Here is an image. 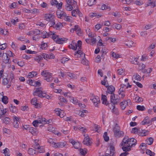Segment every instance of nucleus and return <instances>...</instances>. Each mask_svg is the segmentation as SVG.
Listing matches in <instances>:
<instances>
[{
  "label": "nucleus",
  "instance_id": "obj_50",
  "mask_svg": "<svg viewBox=\"0 0 156 156\" xmlns=\"http://www.w3.org/2000/svg\"><path fill=\"white\" fill-rule=\"evenodd\" d=\"M63 94L65 97H67L70 98L72 97V94L70 92H67L65 93H63Z\"/></svg>",
  "mask_w": 156,
  "mask_h": 156
},
{
  "label": "nucleus",
  "instance_id": "obj_31",
  "mask_svg": "<svg viewBox=\"0 0 156 156\" xmlns=\"http://www.w3.org/2000/svg\"><path fill=\"white\" fill-rule=\"evenodd\" d=\"M31 103L32 105H35L36 108L38 107V103L37 102V99L35 98H33L31 101Z\"/></svg>",
  "mask_w": 156,
  "mask_h": 156
},
{
  "label": "nucleus",
  "instance_id": "obj_39",
  "mask_svg": "<svg viewBox=\"0 0 156 156\" xmlns=\"http://www.w3.org/2000/svg\"><path fill=\"white\" fill-rule=\"evenodd\" d=\"M43 57L42 56V54L40 55L36 56L34 58V60L36 61L39 62L43 60Z\"/></svg>",
  "mask_w": 156,
  "mask_h": 156
},
{
  "label": "nucleus",
  "instance_id": "obj_63",
  "mask_svg": "<svg viewBox=\"0 0 156 156\" xmlns=\"http://www.w3.org/2000/svg\"><path fill=\"white\" fill-rule=\"evenodd\" d=\"M69 60V59L65 57H63L61 59V62L63 63L64 64L66 62H67Z\"/></svg>",
  "mask_w": 156,
  "mask_h": 156
},
{
  "label": "nucleus",
  "instance_id": "obj_38",
  "mask_svg": "<svg viewBox=\"0 0 156 156\" xmlns=\"http://www.w3.org/2000/svg\"><path fill=\"white\" fill-rule=\"evenodd\" d=\"M66 75L71 79H76V76L73 73L67 72Z\"/></svg>",
  "mask_w": 156,
  "mask_h": 156
},
{
  "label": "nucleus",
  "instance_id": "obj_13",
  "mask_svg": "<svg viewBox=\"0 0 156 156\" xmlns=\"http://www.w3.org/2000/svg\"><path fill=\"white\" fill-rule=\"evenodd\" d=\"M8 78L4 79L2 81V83L4 85H6L7 88H9L11 86V82L10 79H9L8 80Z\"/></svg>",
  "mask_w": 156,
  "mask_h": 156
},
{
  "label": "nucleus",
  "instance_id": "obj_10",
  "mask_svg": "<svg viewBox=\"0 0 156 156\" xmlns=\"http://www.w3.org/2000/svg\"><path fill=\"white\" fill-rule=\"evenodd\" d=\"M108 106L112 110V112L115 114L118 115L119 114V112L117 108L115 106V104H109Z\"/></svg>",
  "mask_w": 156,
  "mask_h": 156
},
{
  "label": "nucleus",
  "instance_id": "obj_58",
  "mask_svg": "<svg viewBox=\"0 0 156 156\" xmlns=\"http://www.w3.org/2000/svg\"><path fill=\"white\" fill-rule=\"evenodd\" d=\"M10 111L12 112H15L17 110L16 107L15 106H13L12 105L10 107Z\"/></svg>",
  "mask_w": 156,
  "mask_h": 156
},
{
  "label": "nucleus",
  "instance_id": "obj_57",
  "mask_svg": "<svg viewBox=\"0 0 156 156\" xmlns=\"http://www.w3.org/2000/svg\"><path fill=\"white\" fill-rule=\"evenodd\" d=\"M146 154L149 155L150 156H154V152H152L151 150L147 149L146 151Z\"/></svg>",
  "mask_w": 156,
  "mask_h": 156
},
{
  "label": "nucleus",
  "instance_id": "obj_60",
  "mask_svg": "<svg viewBox=\"0 0 156 156\" xmlns=\"http://www.w3.org/2000/svg\"><path fill=\"white\" fill-rule=\"evenodd\" d=\"M56 114L58 115L60 114V113H62V112H63V111L62 110L60 109L56 108L54 110Z\"/></svg>",
  "mask_w": 156,
  "mask_h": 156
},
{
  "label": "nucleus",
  "instance_id": "obj_21",
  "mask_svg": "<svg viewBox=\"0 0 156 156\" xmlns=\"http://www.w3.org/2000/svg\"><path fill=\"white\" fill-rule=\"evenodd\" d=\"M66 13L60 10H58L57 11V15L58 17L60 19H63V18L65 15Z\"/></svg>",
  "mask_w": 156,
  "mask_h": 156
},
{
  "label": "nucleus",
  "instance_id": "obj_4",
  "mask_svg": "<svg viewBox=\"0 0 156 156\" xmlns=\"http://www.w3.org/2000/svg\"><path fill=\"white\" fill-rule=\"evenodd\" d=\"M74 55L76 56V57L78 58L81 57H83L81 60V63L83 65H87L88 64V61L85 57V54L83 53L80 50H78L76 52H75Z\"/></svg>",
  "mask_w": 156,
  "mask_h": 156
},
{
  "label": "nucleus",
  "instance_id": "obj_29",
  "mask_svg": "<svg viewBox=\"0 0 156 156\" xmlns=\"http://www.w3.org/2000/svg\"><path fill=\"white\" fill-rule=\"evenodd\" d=\"M101 100L102 101V103L103 104H104L106 106L107 105V96L106 95H104L103 94H102Z\"/></svg>",
  "mask_w": 156,
  "mask_h": 156
},
{
  "label": "nucleus",
  "instance_id": "obj_23",
  "mask_svg": "<svg viewBox=\"0 0 156 156\" xmlns=\"http://www.w3.org/2000/svg\"><path fill=\"white\" fill-rule=\"evenodd\" d=\"M42 91L41 88H36L35 89L33 93V95L34 96H38L39 97L40 95H41V94Z\"/></svg>",
  "mask_w": 156,
  "mask_h": 156
},
{
  "label": "nucleus",
  "instance_id": "obj_62",
  "mask_svg": "<svg viewBox=\"0 0 156 156\" xmlns=\"http://www.w3.org/2000/svg\"><path fill=\"white\" fill-rule=\"evenodd\" d=\"M152 68H149L148 69H145L143 70V72L144 73H150L152 71Z\"/></svg>",
  "mask_w": 156,
  "mask_h": 156
},
{
  "label": "nucleus",
  "instance_id": "obj_14",
  "mask_svg": "<svg viewBox=\"0 0 156 156\" xmlns=\"http://www.w3.org/2000/svg\"><path fill=\"white\" fill-rule=\"evenodd\" d=\"M44 17L45 20L47 21L54 20L55 19L54 16L51 14H46L44 15Z\"/></svg>",
  "mask_w": 156,
  "mask_h": 156
},
{
  "label": "nucleus",
  "instance_id": "obj_9",
  "mask_svg": "<svg viewBox=\"0 0 156 156\" xmlns=\"http://www.w3.org/2000/svg\"><path fill=\"white\" fill-rule=\"evenodd\" d=\"M90 100L92 101L95 107H98L100 103V99L99 97L97 96H94L91 98Z\"/></svg>",
  "mask_w": 156,
  "mask_h": 156
},
{
  "label": "nucleus",
  "instance_id": "obj_55",
  "mask_svg": "<svg viewBox=\"0 0 156 156\" xmlns=\"http://www.w3.org/2000/svg\"><path fill=\"white\" fill-rule=\"evenodd\" d=\"M78 129L83 132H86L87 131V130L86 128L83 126H78Z\"/></svg>",
  "mask_w": 156,
  "mask_h": 156
},
{
  "label": "nucleus",
  "instance_id": "obj_24",
  "mask_svg": "<svg viewBox=\"0 0 156 156\" xmlns=\"http://www.w3.org/2000/svg\"><path fill=\"white\" fill-rule=\"evenodd\" d=\"M13 119V126L17 128L18 127L19 125V123L18 122H19V119L18 117L16 116L14 117Z\"/></svg>",
  "mask_w": 156,
  "mask_h": 156
},
{
  "label": "nucleus",
  "instance_id": "obj_51",
  "mask_svg": "<svg viewBox=\"0 0 156 156\" xmlns=\"http://www.w3.org/2000/svg\"><path fill=\"white\" fill-rule=\"evenodd\" d=\"M126 101H124L120 103L121 108L122 110H124L126 107Z\"/></svg>",
  "mask_w": 156,
  "mask_h": 156
},
{
  "label": "nucleus",
  "instance_id": "obj_45",
  "mask_svg": "<svg viewBox=\"0 0 156 156\" xmlns=\"http://www.w3.org/2000/svg\"><path fill=\"white\" fill-rule=\"evenodd\" d=\"M146 141V143L148 145H151L152 144L153 142V139L152 137H150L149 138L147 139Z\"/></svg>",
  "mask_w": 156,
  "mask_h": 156
},
{
  "label": "nucleus",
  "instance_id": "obj_48",
  "mask_svg": "<svg viewBox=\"0 0 156 156\" xmlns=\"http://www.w3.org/2000/svg\"><path fill=\"white\" fill-rule=\"evenodd\" d=\"M135 100H136V102H141L143 101V99L142 98L138 96H136L135 98Z\"/></svg>",
  "mask_w": 156,
  "mask_h": 156
},
{
  "label": "nucleus",
  "instance_id": "obj_47",
  "mask_svg": "<svg viewBox=\"0 0 156 156\" xmlns=\"http://www.w3.org/2000/svg\"><path fill=\"white\" fill-rule=\"evenodd\" d=\"M136 108L139 111H143L146 110V108L144 106L138 105L137 106Z\"/></svg>",
  "mask_w": 156,
  "mask_h": 156
},
{
  "label": "nucleus",
  "instance_id": "obj_27",
  "mask_svg": "<svg viewBox=\"0 0 156 156\" xmlns=\"http://www.w3.org/2000/svg\"><path fill=\"white\" fill-rule=\"evenodd\" d=\"M151 121L150 120L149 117L146 116L142 122V124L145 125L146 124H151Z\"/></svg>",
  "mask_w": 156,
  "mask_h": 156
},
{
  "label": "nucleus",
  "instance_id": "obj_19",
  "mask_svg": "<svg viewBox=\"0 0 156 156\" xmlns=\"http://www.w3.org/2000/svg\"><path fill=\"white\" fill-rule=\"evenodd\" d=\"M110 152L109 154H108V156H115V150L114 146L113 145H111L110 147Z\"/></svg>",
  "mask_w": 156,
  "mask_h": 156
},
{
  "label": "nucleus",
  "instance_id": "obj_17",
  "mask_svg": "<svg viewBox=\"0 0 156 156\" xmlns=\"http://www.w3.org/2000/svg\"><path fill=\"white\" fill-rule=\"evenodd\" d=\"M42 56L44 59L46 60H48V59H53L55 57V56L54 55L52 54L48 55L45 53H43L42 54Z\"/></svg>",
  "mask_w": 156,
  "mask_h": 156
},
{
  "label": "nucleus",
  "instance_id": "obj_11",
  "mask_svg": "<svg viewBox=\"0 0 156 156\" xmlns=\"http://www.w3.org/2000/svg\"><path fill=\"white\" fill-rule=\"evenodd\" d=\"M114 135L115 137L118 138L123 136L124 135V133L123 131L120 130L114 132Z\"/></svg>",
  "mask_w": 156,
  "mask_h": 156
},
{
  "label": "nucleus",
  "instance_id": "obj_2",
  "mask_svg": "<svg viewBox=\"0 0 156 156\" xmlns=\"http://www.w3.org/2000/svg\"><path fill=\"white\" fill-rule=\"evenodd\" d=\"M48 36L52 38L56 42L59 44H62L65 41V39L64 38H59L58 36L55 33L50 31L47 33Z\"/></svg>",
  "mask_w": 156,
  "mask_h": 156
},
{
  "label": "nucleus",
  "instance_id": "obj_61",
  "mask_svg": "<svg viewBox=\"0 0 156 156\" xmlns=\"http://www.w3.org/2000/svg\"><path fill=\"white\" fill-rule=\"evenodd\" d=\"M55 128L51 126H49L48 127V131L53 133L55 130Z\"/></svg>",
  "mask_w": 156,
  "mask_h": 156
},
{
  "label": "nucleus",
  "instance_id": "obj_28",
  "mask_svg": "<svg viewBox=\"0 0 156 156\" xmlns=\"http://www.w3.org/2000/svg\"><path fill=\"white\" fill-rule=\"evenodd\" d=\"M115 90V87L112 85L108 86V93L111 94L114 93Z\"/></svg>",
  "mask_w": 156,
  "mask_h": 156
},
{
  "label": "nucleus",
  "instance_id": "obj_52",
  "mask_svg": "<svg viewBox=\"0 0 156 156\" xmlns=\"http://www.w3.org/2000/svg\"><path fill=\"white\" fill-rule=\"evenodd\" d=\"M96 0H89L87 4L89 6H91L95 3Z\"/></svg>",
  "mask_w": 156,
  "mask_h": 156
},
{
  "label": "nucleus",
  "instance_id": "obj_15",
  "mask_svg": "<svg viewBox=\"0 0 156 156\" xmlns=\"http://www.w3.org/2000/svg\"><path fill=\"white\" fill-rule=\"evenodd\" d=\"M76 14H77L80 17L82 16V13L78 9H76L72 11L71 15L72 16L76 17Z\"/></svg>",
  "mask_w": 156,
  "mask_h": 156
},
{
  "label": "nucleus",
  "instance_id": "obj_22",
  "mask_svg": "<svg viewBox=\"0 0 156 156\" xmlns=\"http://www.w3.org/2000/svg\"><path fill=\"white\" fill-rule=\"evenodd\" d=\"M7 112V110L6 109L0 108V118L1 119L5 117Z\"/></svg>",
  "mask_w": 156,
  "mask_h": 156
},
{
  "label": "nucleus",
  "instance_id": "obj_1",
  "mask_svg": "<svg viewBox=\"0 0 156 156\" xmlns=\"http://www.w3.org/2000/svg\"><path fill=\"white\" fill-rule=\"evenodd\" d=\"M120 145L122 146V148L124 151L127 152L130 151L131 148L129 144V137L125 136L123 139L120 144Z\"/></svg>",
  "mask_w": 156,
  "mask_h": 156
},
{
  "label": "nucleus",
  "instance_id": "obj_59",
  "mask_svg": "<svg viewBox=\"0 0 156 156\" xmlns=\"http://www.w3.org/2000/svg\"><path fill=\"white\" fill-rule=\"evenodd\" d=\"M133 2L134 4L139 5H141L143 3L142 2L138 0L137 1L136 0H133Z\"/></svg>",
  "mask_w": 156,
  "mask_h": 156
},
{
  "label": "nucleus",
  "instance_id": "obj_43",
  "mask_svg": "<svg viewBox=\"0 0 156 156\" xmlns=\"http://www.w3.org/2000/svg\"><path fill=\"white\" fill-rule=\"evenodd\" d=\"M70 101L74 104H77L78 102V100L76 98H74L73 97H72L70 99Z\"/></svg>",
  "mask_w": 156,
  "mask_h": 156
},
{
  "label": "nucleus",
  "instance_id": "obj_53",
  "mask_svg": "<svg viewBox=\"0 0 156 156\" xmlns=\"http://www.w3.org/2000/svg\"><path fill=\"white\" fill-rule=\"evenodd\" d=\"M2 101L5 104H6L8 102V98L6 96H4L2 98Z\"/></svg>",
  "mask_w": 156,
  "mask_h": 156
},
{
  "label": "nucleus",
  "instance_id": "obj_44",
  "mask_svg": "<svg viewBox=\"0 0 156 156\" xmlns=\"http://www.w3.org/2000/svg\"><path fill=\"white\" fill-rule=\"evenodd\" d=\"M111 55L113 57L117 58L120 57V55L119 54H117L114 52L112 51L111 53Z\"/></svg>",
  "mask_w": 156,
  "mask_h": 156
},
{
  "label": "nucleus",
  "instance_id": "obj_8",
  "mask_svg": "<svg viewBox=\"0 0 156 156\" xmlns=\"http://www.w3.org/2000/svg\"><path fill=\"white\" fill-rule=\"evenodd\" d=\"M120 97L118 95H115L114 93L111 94L110 99L112 104H116L119 102Z\"/></svg>",
  "mask_w": 156,
  "mask_h": 156
},
{
  "label": "nucleus",
  "instance_id": "obj_49",
  "mask_svg": "<svg viewBox=\"0 0 156 156\" xmlns=\"http://www.w3.org/2000/svg\"><path fill=\"white\" fill-rule=\"evenodd\" d=\"M38 121L40 124H45L46 123V119L44 118L40 119Z\"/></svg>",
  "mask_w": 156,
  "mask_h": 156
},
{
  "label": "nucleus",
  "instance_id": "obj_25",
  "mask_svg": "<svg viewBox=\"0 0 156 156\" xmlns=\"http://www.w3.org/2000/svg\"><path fill=\"white\" fill-rule=\"evenodd\" d=\"M149 131L148 130H141L139 131L138 132V135L140 136H146L149 133Z\"/></svg>",
  "mask_w": 156,
  "mask_h": 156
},
{
  "label": "nucleus",
  "instance_id": "obj_54",
  "mask_svg": "<svg viewBox=\"0 0 156 156\" xmlns=\"http://www.w3.org/2000/svg\"><path fill=\"white\" fill-rule=\"evenodd\" d=\"M28 153L30 154L33 155L35 154L36 151L32 148H30L28 150Z\"/></svg>",
  "mask_w": 156,
  "mask_h": 156
},
{
  "label": "nucleus",
  "instance_id": "obj_33",
  "mask_svg": "<svg viewBox=\"0 0 156 156\" xmlns=\"http://www.w3.org/2000/svg\"><path fill=\"white\" fill-rule=\"evenodd\" d=\"M29 132L31 133L33 135H36L38 133L37 131L33 127H30L28 130Z\"/></svg>",
  "mask_w": 156,
  "mask_h": 156
},
{
  "label": "nucleus",
  "instance_id": "obj_30",
  "mask_svg": "<svg viewBox=\"0 0 156 156\" xmlns=\"http://www.w3.org/2000/svg\"><path fill=\"white\" fill-rule=\"evenodd\" d=\"M71 143L73 145L74 148L78 149L80 146V144L79 142H76L75 141L72 139Z\"/></svg>",
  "mask_w": 156,
  "mask_h": 156
},
{
  "label": "nucleus",
  "instance_id": "obj_12",
  "mask_svg": "<svg viewBox=\"0 0 156 156\" xmlns=\"http://www.w3.org/2000/svg\"><path fill=\"white\" fill-rule=\"evenodd\" d=\"M66 144V143L65 142H62L57 143H54V144H53V146H52L55 148H62L65 146Z\"/></svg>",
  "mask_w": 156,
  "mask_h": 156
},
{
  "label": "nucleus",
  "instance_id": "obj_18",
  "mask_svg": "<svg viewBox=\"0 0 156 156\" xmlns=\"http://www.w3.org/2000/svg\"><path fill=\"white\" fill-rule=\"evenodd\" d=\"M28 83L33 86H40V83L38 81H36L34 80H30L28 81Z\"/></svg>",
  "mask_w": 156,
  "mask_h": 156
},
{
  "label": "nucleus",
  "instance_id": "obj_6",
  "mask_svg": "<svg viewBox=\"0 0 156 156\" xmlns=\"http://www.w3.org/2000/svg\"><path fill=\"white\" fill-rule=\"evenodd\" d=\"M41 75L44 77L46 80L48 82H50L53 80L52 74L48 72L46 70H44L41 73Z\"/></svg>",
  "mask_w": 156,
  "mask_h": 156
},
{
  "label": "nucleus",
  "instance_id": "obj_56",
  "mask_svg": "<svg viewBox=\"0 0 156 156\" xmlns=\"http://www.w3.org/2000/svg\"><path fill=\"white\" fill-rule=\"evenodd\" d=\"M39 10L36 9H34L31 10L30 13L33 14H37L39 13Z\"/></svg>",
  "mask_w": 156,
  "mask_h": 156
},
{
  "label": "nucleus",
  "instance_id": "obj_32",
  "mask_svg": "<svg viewBox=\"0 0 156 156\" xmlns=\"http://www.w3.org/2000/svg\"><path fill=\"white\" fill-rule=\"evenodd\" d=\"M37 75V72L35 71H32L28 73L27 75V77L29 78H32L34 76H36Z\"/></svg>",
  "mask_w": 156,
  "mask_h": 156
},
{
  "label": "nucleus",
  "instance_id": "obj_37",
  "mask_svg": "<svg viewBox=\"0 0 156 156\" xmlns=\"http://www.w3.org/2000/svg\"><path fill=\"white\" fill-rule=\"evenodd\" d=\"M3 122L5 124H9L11 121V119L9 117H6L4 118H3L1 119Z\"/></svg>",
  "mask_w": 156,
  "mask_h": 156
},
{
  "label": "nucleus",
  "instance_id": "obj_35",
  "mask_svg": "<svg viewBox=\"0 0 156 156\" xmlns=\"http://www.w3.org/2000/svg\"><path fill=\"white\" fill-rule=\"evenodd\" d=\"M62 19H64L66 21L68 22H71L73 20L72 17L70 16H67L66 13Z\"/></svg>",
  "mask_w": 156,
  "mask_h": 156
},
{
  "label": "nucleus",
  "instance_id": "obj_34",
  "mask_svg": "<svg viewBox=\"0 0 156 156\" xmlns=\"http://www.w3.org/2000/svg\"><path fill=\"white\" fill-rule=\"evenodd\" d=\"M35 149L38 150V152L39 153H42L44 152L45 150L43 146L37 147L36 146L35 147Z\"/></svg>",
  "mask_w": 156,
  "mask_h": 156
},
{
  "label": "nucleus",
  "instance_id": "obj_41",
  "mask_svg": "<svg viewBox=\"0 0 156 156\" xmlns=\"http://www.w3.org/2000/svg\"><path fill=\"white\" fill-rule=\"evenodd\" d=\"M120 129L119 126L116 123L115 125V126L113 128V133H114V132L119 131L120 130Z\"/></svg>",
  "mask_w": 156,
  "mask_h": 156
},
{
  "label": "nucleus",
  "instance_id": "obj_5",
  "mask_svg": "<svg viewBox=\"0 0 156 156\" xmlns=\"http://www.w3.org/2000/svg\"><path fill=\"white\" fill-rule=\"evenodd\" d=\"M12 56V53L10 51H8L7 53H3L2 55V60L5 64H9L10 62V57Z\"/></svg>",
  "mask_w": 156,
  "mask_h": 156
},
{
  "label": "nucleus",
  "instance_id": "obj_7",
  "mask_svg": "<svg viewBox=\"0 0 156 156\" xmlns=\"http://www.w3.org/2000/svg\"><path fill=\"white\" fill-rule=\"evenodd\" d=\"M82 42L80 41H78L77 44L74 41H73L71 44L69 45V48L73 50H76L77 49V47L79 49H80L81 48Z\"/></svg>",
  "mask_w": 156,
  "mask_h": 156
},
{
  "label": "nucleus",
  "instance_id": "obj_64",
  "mask_svg": "<svg viewBox=\"0 0 156 156\" xmlns=\"http://www.w3.org/2000/svg\"><path fill=\"white\" fill-rule=\"evenodd\" d=\"M58 99L61 102L67 103L68 102L67 100L62 96L59 97Z\"/></svg>",
  "mask_w": 156,
  "mask_h": 156
},
{
  "label": "nucleus",
  "instance_id": "obj_36",
  "mask_svg": "<svg viewBox=\"0 0 156 156\" xmlns=\"http://www.w3.org/2000/svg\"><path fill=\"white\" fill-rule=\"evenodd\" d=\"M39 33V31L37 30H35L34 31H30L27 33V35L31 36L35 34H38Z\"/></svg>",
  "mask_w": 156,
  "mask_h": 156
},
{
  "label": "nucleus",
  "instance_id": "obj_26",
  "mask_svg": "<svg viewBox=\"0 0 156 156\" xmlns=\"http://www.w3.org/2000/svg\"><path fill=\"white\" fill-rule=\"evenodd\" d=\"M88 111L87 110H83L82 111H79L77 112V114L82 117H84L86 116V115L84 113H87Z\"/></svg>",
  "mask_w": 156,
  "mask_h": 156
},
{
  "label": "nucleus",
  "instance_id": "obj_46",
  "mask_svg": "<svg viewBox=\"0 0 156 156\" xmlns=\"http://www.w3.org/2000/svg\"><path fill=\"white\" fill-rule=\"evenodd\" d=\"M96 36H94L92 37V36L91 37V39L90 40V44L91 45H93L95 44L96 42Z\"/></svg>",
  "mask_w": 156,
  "mask_h": 156
},
{
  "label": "nucleus",
  "instance_id": "obj_16",
  "mask_svg": "<svg viewBox=\"0 0 156 156\" xmlns=\"http://www.w3.org/2000/svg\"><path fill=\"white\" fill-rule=\"evenodd\" d=\"M129 141L130 148L134 147L137 143V140L133 138H129Z\"/></svg>",
  "mask_w": 156,
  "mask_h": 156
},
{
  "label": "nucleus",
  "instance_id": "obj_20",
  "mask_svg": "<svg viewBox=\"0 0 156 156\" xmlns=\"http://www.w3.org/2000/svg\"><path fill=\"white\" fill-rule=\"evenodd\" d=\"M84 144L87 146L90 145L91 143V141L90 140L89 137L88 135L87 136L84 138L83 142Z\"/></svg>",
  "mask_w": 156,
  "mask_h": 156
},
{
  "label": "nucleus",
  "instance_id": "obj_40",
  "mask_svg": "<svg viewBox=\"0 0 156 156\" xmlns=\"http://www.w3.org/2000/svg\"><path fill=\"white\" fill-rule=\"evenodd\" d=\"M39 97L41 98H45L48 99H49L50 98V97L49 95L47 94L45 92H44L42 91L41 95L40 94L39 95Z\"/></svg>",
  "mask_w": 156,
  "mask_h": 156
},
{
  "label": "nucleus",
  "instance_id": "obj_3",
  "mask_svg": "<svg viewBox=\"0 0 156 156\" xmlns=\"http://www.w3.org/2000/svg\"><path fill=\"white\" fill-rule=\"evenodd\" d=\"M67 3L66 9L68 11L72 10L73 8H77L78 7L76 2L74 0H66Z\"/></svg>",
  "mask_w": 156,
  "mask_h": 156
},
{
  "label": "nucleus",
  "instance_id": "obj_42",
  "mask_svg": "<svg viewBox=\"0 0 156 156\" xmlns=\"http://www.w3.org/2000/svg\"><path fill=\"white\" fill-rule=\"evenodd\" d=\"M94 127L95 129V132H97L98 133H100L101 132V129L100 127L97 124L94 125Z\"/></svg>",
  "mask_w": 156,
  "mask_h": 156
}]
</instances>
